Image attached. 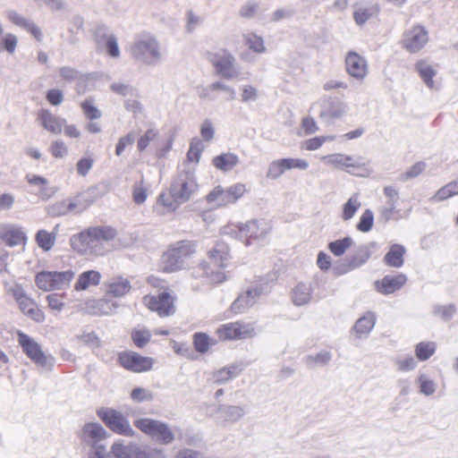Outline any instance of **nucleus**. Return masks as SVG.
Here are the masks:
<instances>
[{
  "label": "nucleus",
  "mask_w": 458,
  "mask_h": 458,
  "mask_svg": "<svg viewBox=\"0 0 458 458\" xmlns=\"http://www.w3.org/2000/svg\"><path fill=\"white\" fill-rule=\"evenodd\" d=\"M116 231L110 226L90 227L70 238L72 249L80 254L101 255L105 251L104 243L114 240Z\"/></svg>",
  "instance_id": "nucleus-1"
},
{
  "label": "nucleus",
  "mask_w": 458,
  "mask_h": 458,
  "mask_svg": "<svg viewBox=\"0 0 458 458\" xmlns=\"http://www.w3.org/2000/svg\"><path fill=\"white\" fill-rule=\"evenodd\" d=\"M130 53L137 62L148 66L158 64L164 55L160 42L149 33L140 34L130 46Z\"/></svg>",
  "instance_id": "nucleus-2"
},
{
  "label": "nucleus",
  "mask_w": 458,
  "mask_h": 458,
  "mask_svg": "<svg viewBox=\"0 0 458 458\" xmlns=\"http://www.w3.org/2000/svg\"><path fill=\"white\" fill-rule=\"evenodd\" d=\"M231 259L229 247L225 243H217L208 251V262L204 267V273L211 284H220L226 280L224 271Z\"/></svg>",
  "instance_id": "nucleus-3"
},
{
  "label": "nucleus",
  "mask_w": 458,
  "mask_h": 458,
  "mask_svg": "<svg viewBox=\"0 0 458 458\" xmlns=\"http://www.w3.org/2000/svg\"><path fill=\"white\" fill-rule=\"evenodd\" d=\"M193 252L194 246L191 243L187 242L175 243L162 255L161 269L166 273H173L185 268Z\"/></svg>",
  "instance_id": "nucleus-4"
},
{
  "label": "nucleus",
  "mask_w": 458,
  "mask_h": 458,
  "mask_svg": "<svg viewBox=\"0 0 458 458\" xmlns=\"http://www.w3.org/2000/svg\"><path fill=\"white\" fill-rule=\"evenodd\" d=\"M113 458H166L161 448H149L135 442L115 441L110 448Z\"/></svg>",
  "instance_id": "nucleus-5"
},
{
  "label": "nucleus",
  "mask_w": 458,
  "mask_h": 458,
  "mask_svg": "<svg viewBox=\"0 0 458 458\" xmlns=\"http://www.w3.org/2000/svg\"><path fill=\"white\" fill-rule=\"evenodd\" d=\"M75 276L72 270L41 271L35 276L36 285L44 292L67 289Z\"/></svg>",
  "instance_id": "nucleus-6"
},
{
  "label": "nucleus",
  "mask_w": 458,
  "mask_h": 458,
  "mask_svg": "<svg viewBox=\"0 0 458 458\" xmlns=\"http://www.w3.org/2000/svg\"><path fill=\"white\" fill-rule=\"evenodd\" d=\"M246 191V185L242 182L232 184L226 188L217 185L207 194L206 200L208 204L222 208L236 203Z\"/></svg>",
  "instance_id": "nucleus-7"
},
{
  "label": "nucleus",
  "mask_w": 458,
  "mask_h": 458,
  "mask_svg": "<svg viewBox=\"0 0 458 458\" xmlns=\"http://www.w3.org/2000/svg\"><path fill=\"white\" fill-rule=\"evenodd\" d=\"M134 425L140 431L162 444L168 445L174 440V434L172 429L166 423L160 420L141 418L136 420Z\"/></svg>",
  "instance_id": "nucleus-8"
},
{
  "label": "nucleus",
  "mask_w": 458,
  "mask_h": 458,
  "mask_svg": "<svg viewBox=\"0 0 458 458\" xmlns=\"http://www.w3.org/2000/svg\"><path fill=\"white\" fill-rule=\"evenodd\" d=\"M17 341L26 355L38 366L49 369L53 365V357L46 354L32 337L21 331H18Z\"/></svg>",
  "instance_id": "nucleus-9"
},
{
  "label": "nucleus",
  "mask_w": 458,
  "mask_h": 458,
  "mask_svg": "<svg viewBox=\"0 0 458 458\" xmlns=\"http://www.w3.org/2000/svg\"><path fill=\"white\" fill-rule=\"evenodd\" d=\"M216 335L220 340H241L255 336L256 330L252 323L235 321L218 327Z\"/></svg>",
  "instance_id": "nucleus-10"
},
{
  "label": "nucleus",
  "mask_w": 458,
  "mask_h": 458,
  "mask_svg": "<svg viewBox=\"0 0 458 458\" xmlns=\"http://www.w3.org/2000/svg\"><path fill=\"white\" fill-rule=\"evenodd\" d=\"M321 160L327 166L332 169L344 170L347 173H352V170H358L366 165V162L361 157H354L344 153L323 156Z\"/></svg>",
  "instance_id": "nucleus-11"
},
{
  "label": "nucleus",
  "mask_w": 458,
  "mask_h": 458,
  "mask_svg": "<svg viewBox=\"0 0 458 458\" xmlns=\"http://www.w3.org/2000/svg\"><path fill=\"white\" fill-rule=\"evenodd\" d=\"M198 188L199 185L194 174L190 172H184L179 174L170 189L174 197L183 204L191 199L193 194L198 191Z\"/></svg>",
  "instance_id": "nucleus-12"
},
{
  "label": "nucleus",
  "mask_w": 458,
  "mask_h": 458,
  "mask_svg": "<svg viewBox=\"0 0 458 458\" xmlns=\"http://www.w3.org/2000/svg\"><path fill=\"white\" fill-rule=\"evenodd\" d=\"M238 230L245 238V245L249 246L252 240L259 241L267 237L271 231V225L264 219H251L240 224Z\"/></svg>",
  "instance_id": "nucleus-13"
},
{
  "label": "nucleus",
  "mask_w": 458,
  "mask_h": 458,
  "mask_svg": "<svg viewBox=\"0 0 458 458\" xmlns=\"http://www.w3.org/2000/svg\"><path fill=\"white\" fill-rule=\"evenodd\" d=\"M9 292L19 304L22 313L39 323L45 320L44 312L37 307L35 301L26 294L20 284L12 287Z\"/></svg>",
  "instance_id": "nucleus-14"
},
{
  "label": "nucleus",
  "mask_w": 458,
  "mask_h": 458,
  "mask_svg": "<svg viewBox=\"0 0 458 458\" xmlns=\"http://www.w3.org/2000/svg\"><path fill=\"white\" fill-rule=\"evenodd\" d=\"M428 41V33L425 27L421 25H414L407 29L401 41L403 48L410 53H417Z\"/></svg>",
  "instance_id": "nucleus-15"
},
{
  "label": "nucleus",
  "mask_w": 458,
  "mask_h": 458,
  "mask_svg": "<svg viewBox=\"0 0 458 458\" xmlns=\"http://www.w3.org/2000/svg\"><path fill=\"white\" fill-rule=\"evenodd\" d=\"M174 298L165 292L158 295H146L143 297L144 305L151 311L157 312L161 318L169 317L174 313Z\"/></svg>",
  "instance_id": "nucleus-16"
},
{
  "label": "nucleus",
  "mask_w": 458,
  "mask_h": 458,
  "mask_svg": "<svg viewBox=\"0 0 458 458\" xmlns=\"http://www.w3.org/2000/svg\"><path fill=\"white\" fill-rule=\"evenodd\" d=\"M345 70L349 76L357 81H363L369 75V63L365 56L356 51H349L345 55Z\"/></svg>",
  "instance_id": "nucleus-17"
},
{
  "label": "nucleus",
  "mask_w": 458,
  "mask_h": 458,
  "mask_svg": "<svg viewBox=\"0 0 458 458\" xmlns=\"http://www.w3.org/2000/svg\"><path fill=\"white\" fill-rule=\"evenodd\" d=\"M0 242L11 248L25 247L28 236L23 228L17 224L0 223Z\"/></svg>",
  "instance_id": "nucleus-18"
},
{
  "label": "nucleus",
  "mask_w": 458,
  "mask_h": 458,
  "mask_svg": "<svg viewBox=\"0 0 458 458\" xmlns=\"http://www.w3.org/2000/svg\"><path fill=\"white\" fill-rule=\"evenodd\" d=\"M98 414L112 431L125 437H132L134 435L129 421L122 413L114 410H106L100 411Z\"/></svg>",
  "instance_id": "nucleus-19"
},
{
  "label": "nucleus",
  "mask_w": 458,
  "mask_h": 458,
  "mask_svg": "<svg viewBox=\"0 0 458 458\" xmlns=\"http://www.w3.org/2000/svg\"><path fill=\"white\" fill-rule=\"evenodd\" d=\"M119 360L124 369L138 373L151 369L154 363L153 359L132 352L121 353Z\"/></svg>",
  "instance_id": "nucleus-20"
},
{
  "label": "nucleus",
  "mask_w": 458,
  "mask_h": 458,
  "mask_svg": "<svg viewBox=\"0 0 458 458\" xmlns=\"http://www.w3.org/2000/svg\"><path fill=\"white\" fill-rule=\"evenodd\" d=\"M212 62L218 72L225 79H234L239 75L236 59L231 53L223 52L221 55H216Z\"/></svg>",
  "instance_id": "nucleus-21"
},
{
  "label": "nucleus",
  "mask_w": 458,
  "mask_h": 458,
  "mask_svg": "<svg viewBox=\"0 0 458 458\" xmlns=\"http://www.w3.org/2000/svg\"><path fill=\"white\" fill-rule=\"evenodd\" d=\"M209 415L214 417L217 423L226 425L239 420L244 415V410L240 406L213 407Z\"/></svg>",
  "instance_id": "nucleus-22"
},
{
  "label": "nucleus",
  "mask_w": 458,
  "mask_h": 458,
  "mask_svg": "<svg viewBox=\"0 0 458 458\" xmlns=\"http://www.w3.org/2000/svg\"><path fill=\"white\" fill-rule=\"evenodd\" d=\"M262 293L260 287L255 286L242 293L233 302L231 309L235 313H242L243 310L252 307Z\"/></svg>",
  "instance_id": "nucleus-23"
},
{
  "label": "nucleus",
  "mask_w": 458,
  "mask_h": 458,
  "mask_svg": "<svg viewBox=\"0 0 458 458\" xmlns=\"http://www.w3.org/2000/svg\"><path fill=\"white\" fill-rule=\"evenodd\" d=\"M106 294L115 298L126 295L131 290V283L129 278L116 276L105 283Z\"/></svg>",
  "instance_id": "nucleus-24"
},
{
  "label": "nucleus",
  "mask_w": 458,
  "mask_h": 458,
  "mask_svg": "<svg viewBox=\"0 0 458 458\" xmlns=\"http://www.w3.org/2000/svg\"><path fill=\"white\" fill-rule=\"evenodd\" d=\"M40 125L53 134H60L65 124V119L55 115L47 109H41L38 114Z\"/></svg>",
  "instance_id": "nucleus-25"
},
{
  "label": "nucleus",
  "mask_w": 458,
  "mask_h": 458,
  "mask_svg": "<svg viewBox=\"0 0 458 458\" xmlns=\"http://www.w3.org/2000/svg\"><path fill=\"white\" fill-rule=\"evenodd\" d=\"M118 308V304L107 298L89 300L86 303V311L95 316H107L113 314Z\"/></svg>",
  "instance_id": "nucleus-26"
},
{
  "label": "nucleus",
  "mask_w": 458,
  "mask_h": 458,
  "mask_svg": "<svg viewBox=\"0 0 458 458\" xmlns=\"http://www.w3.org/2000/svg\"><path fill=\"white\" fill-rule=\"evenodd\" d=\"M182 204L179 199L174 197L173 192H162L157 198L153 210L157 214L163 216L175 212Z\"/></svg>",
  "instance_id": "nucleus-27"
},
{
  "label": "nucleus",
  "mask_w": 458,
  "mask_h": 458,
  "mask_svg": "<svg viewBox=\"0 0 458 458\" xmlns=\"http://www.w3.org/2000/svg\"><path fill=\"white\" fill-rule=\"evenodd\" d=\"M407 281V277L403 274L395 276H386L381 281L376 282V288L382 294H391L399 290Z\"/></svg>",
  "instance_id": "nucleus-28"
},
{
  "label": "nucleus",
  "mask_w": 458,
  "mask_h": 458,
  "mask_svg": "<svg viewBox=\"0 0 458 458\" xmlns=\"http://www.w3.org/2000/svg\"><path fill=\"white\" fill-rule=\"evenodd\" d=\"M82 208H79V205L74 199H63L57 201L52 205H49L47 208V212L51 216H66L73 211H81Z\"/></svg>",
  "instance_id": "nucleus-29"
},
{
  "label": "nucleus",
  "mask_w": 458,
  "mask_h": 458,
  "mask_svg": "<svg viewBox=\"0 0 458 458\" xmlns=\"http://www.w3.org/2000/svg\"><path fill=\"white\" fill-rule=\"evenodd\" d=\"M26 180L29 184L38 189V196L44 200H47L54 196L55 191L49 186L48 181L37 174H27Z\"/></svg>",
  "instance_id": "nucleus-30"
},
{
  "label": "nucleus",
  "mask_w": 458,
  "mask_h": 458,
  "mask_svg": "<svg viewBox=\"0 0 458 458\" xmlns=\"http://www.w3.org/2000/svg\"><path fill=\"white\" fill-rule=\"evenodd\" d=\"M376 324V316L372 312L365 313L360 318L353 327V333L356 338L367 337Z\"/></svg>",
  "instance_id": "nucleus-31"
},
{
  "label": "nucleus",
  "mask_w": 458,
  "mask_h": 458,
  "mask_svg": "<svg viewBox=\"0 0 458 458\" xmlns=\"http://www.w3.org/2000/svg\"><path fill=\"white\" fill-rule=\"evenodd\" d=\"M101 274L97 270H88L79 275L74 284L78 292L85 291L90 286H97L101 281Z\"/></svg>",
  "instance_id": "nucleus-32"
},
{
  "label": "nucleus",
  "mask_w": 458,
  "mask_h": 458,
  "mask_svg": "<svg viewBox=\"0 0 458 458\" xmlns=\"http://www.w3.org/2000/svg\"><path fill=\"white\" fill-rule=\"evenodd\" d=\"M106 437V431L99 424L87 423L83 427L82 437L87 443L93 445V446L97 445L96 444L99 441L105 439Z\"/></svg>",
  "instance_id": "nucleus-33"
},
{
  "label": "nucleus",
  "mask_w": 458,
  "mask_h": 458,
  "mask_svg": "<svg viewBox=\"0 0 458 458\" xmlns=\"http://www.w3.org/2000/svg\"><path fill=\"white\" fill-rule=\"evenodd\" d=\"M292 301L295 306H303L312 299V288L310 284L300 283L293 290L291 294Z\"/></svg>",
  "instance_id": "nucleus-34"
},
{
  "label": "nucleus",
  "mask_w": 458,
  "mask_h": 458,
  "mask_svg": "<svg viewBox=\"0 0 458 458\" xmlns=\"http://www.w3.org/2000/svg\"><path fill=\"white\" fill-rule=\"evenodd\" d=\"M324 102L327 103L328 106H325L324 109L320 112L321 117L340 118L347 113V105L343 101L328 98L324 99Z\"/></svg>",
  "instance_id": "nucleus-35"
},
{
  "label": "nucleus",
  "mask_w": 458,
  "mask_h": 458,
  "mask_svg": "<svg viewBox=\"0 0 458 458\" xmlns=\"http://www.w3.org/2000/svg\"><path fill=\"white\" fill-rule=\"evenodd\" d=\"M6 17L13 24L29 30L37 39H41L42 33L40 30L34 23L22 17L17 12L9 11L6 13Z\"/></svg>",
  "instance_id": "nucleus-36"
},
{
  "label": "nucleus",
  "mask_w": 458,
  "mask_h": 458,
  "mask_svg": "<svg viewBox=\"0 0 458 458\" xmlns=\"http://www.w3.org/2000/svg\"><path fill=\"white\" fill-rule=\"evenodd\" d=\"M239 163V157L233 153H223L212 159V165L222 172H228L233 169Z\"/></svg>",
  "instance_id": "nucleus-37"
},
{
  "label": "nucleus",
  "mask_w": 458,
  "mask_h": 458,
  "mask_svg": "<svg viewBox=\"0 0 458 458\" xmlns=\"http://www.w3.org/2000/svg\"><path fill=\"white\" fill-rule=\"evenodd\" d=\"M35 242L44 252H48L55 245V233H50L46 229H40L35 234Z\"/></svg>",
  "instance_id": "nucleus-38"
},
{
  "label": "nucleus",
  "mask_w": 458,
  "mask_h": 458,
  "mask_svg": "<svg viewBox=\"0 0 458 458\" xmlns=\"http://www.w3.org/2000/svg\"><path fill=\"white\" fill-rule=\"evenodd\" d=\"M361 207V201L359 193L352 194L349 199L343 205L342 218L344 221L352 218Z\"/></svg>",
  "instance_id": "nucleus-39"
},
{
  "label": "nucleus",
  "mask_w": 458,
  "mask_h": 458,
  "mask_svg": "<svg viewBox=\"0 0 458 458\" xmlns=\"http://www.w3.org/2000/svg\"><path fill=\"white\" fill-rule=\"evenodd\" d=\"M416 384L419 388V393L425 396L432 395L437 390L436 382L425 373H419L416 378Z\"/></svg>",
  "instance_id": "nucleus-40"
},
{
  "label": "nucleus",
  "mask_w": 458,
  "mask_h": 458,
  "mask_svg": "<svg viewBox=\"0 0 458 458\" xmlns=\"http://www.w3.org/2000/svg\"><path fill=\"white\" fill-rule=\"evenodd\" d=\"M404 253V247L399 244H394L385 256V261L388 266L400 267L403 263V256Z\"/></svg>",
  "instance_id": "nucleus-41"
},
{
  "label": "nucleus",
  "mask_w": 458,
  "mask_h": 458,
  "mask_svg": "<svg viewBox=\"0 0 458 458\" xmlns=\"http://www.w3.org/2000/svg\"><path fill=\"white\" fill-rule=\"evenodd\" d=\"M417 71L425 82V84L430 88L434 89L435 84L433 81V77L436 75L435 69L426 61H419L416 64Z\"/></svg>",
  "instance_id": "nucleus-42"
},
{
  "label": "nucleus",
  "mask_w": 458,
  "mask_h": 458,
  "mask_svg": "<svg viewBox=\"0 0 458 458\" xmlns=\"http://www.w3.org/2000/svg\"><path fill=\"white\" fill-rule=\"evenodd\" d=\"M248 47L256 54H263L267 51L264 38L256 33L249 32L243 36Z\"/></svg>",
  "instance_id": "nucleus-43"
},
{
  "label": "nucleus",
  "mask_w": 458,
  "mask_h": 458,
  "mask_svg": "<svg viewBox=\"0 0 458 458\" xmlns=\"http://www.w3.org/2000/svg\"><path fill=\"white\" fill-rule=\"evenodd\" d=\"M18 45V38L12 33H0V53L6 52L13 55Z\"/></svg>",
  "instance_id": "nucleus-44"
},
{
  "label": "nucleus",
  "mask_w": 458,
  "mask_h": 458,
  "mask_svg": "<svg viewBox=\"0 0 458 458\" xmlns=\"http://www.w3.org/2000/svg\"><path fill=\"white\" fill-rule=\"evenodd\" d=\"M287 170L284 158L274 160L268 165L267 177L271 180H277Z\"/></svg>",
  "instance_id": "nucleus-45"
},
{
  "label": "nucleus",
  "mask_w": 458,
  "mask_h": 458,
  "mask_svg": "<svg viewBox=\"0 0 458 458\" xmlns=\"http://www.w3.org/2000/svg\"><path fill=\"white\" fill-rule=\"evenodd\" d=\"M193 344L197 352L205 353L210 345L215 344V340L204 333H196L193 336Z\"/></svg>",
  "instance_id": "nucleus-46"
},
{
  "label": "nucleus",
  "mask_w": 458,
  "mask_h": 458,
  "mask_svg": "<svg viewBox=\"0 0 458 458\" xmlns=\"http://www.w3.org/2000/svg\"><path fill=\"white\" fill-rule=\"evenodd\" d=\"M353 243L351 237L336 240L328 244V250L336 257L342 256Z\"/></svg>",
  "instance_id": "nucleus-47"
},
{
  "label": "nucleus",
  "mask_w": 458,
  "mask_h": 458,
  "mask_svg": "<svg viewBox=\"0 0 458 458\" xmlns=\"http://www.w3.org/2000/svg\"><path fill=\"white\" fill-rule=\"evenodd\" d=\"M148 196V186L145 183L143 180L134 184L132 187V199L138 204H143Z\"/></svg>",
  "instance_id": "nucleus-48"
},
{
  "label": "nucleus",
  "mask_w": 458,
  "mask_h": 458,
  "mask_svg": "<svg viewBox=\"0 0 458 458\" xmlns=\"http://www.w3.org/2000/svg\"><path fill=\"white\" fill-rule=\"evenodd\" d=\"M436 350V344L433 342H422L416 345L415 353L420 360H428Z\"/></svg>",
  "instance_id": "nucleus-49"
},
{
  "label": "nucleus",
  "mask_w": 458,
  "mask_h": 458,
  "mask_svg": "<svg viewBox=\"0 0 458 458\" xmlns=\"http://www.w3.org/2000/svg\"><path fill=\"white\" fill-rule=\"evenodd\" d=\"M205 146L201 140L193 139L191 142L190 148L187 153V158L190 162L199 163L202 151Z\"/></svg>",
  "instance_id": "nucleus-50"
},
{
  "label": "nucleus",
  "mask_w": 458,
  "mask_h": 458,
  "mask_svg": "<svg viewBox=\"0 0 458 458\" xmlns=\"http://www.w3.org/2000/svg\"><path fill=\"white\" fill-rule=\"evenodd\" d=\"M158 130L155 128L148 129L143 135H141L137 141V148L140 151H143L147 147L158 137Z\"/></svg>",
  "instance_id": "nucleus-51"
},
{
  "label": "nucleus",
  "mask_w": 458,
  "mask_h": 458,
  "mask_svg": "<svg viewBox=\"0 0 458 458\" xmlns=\"http://www.w3.org/2000/svg\"><path fill=\"white\" fill-rule=\"evenodd\" d=\"M375 14L373 7L360 6L356 8L353 13V19L357 25L361 26L365 24Z\"/></svg>",
  "instance_id": "nucleus-52"
},
{
  "label": "nucleus",
  "mask_w": 458,
  "mask_h": 458,
  "mask_svg": "<svg viewBox=\"0 0 458 458\" xmlns=\"http://www.w3.org/2000/svg\"><path fill=\"white\" fill-rule=\"evenodd\" d=\"M331 360V354L327 351H322L316 354L309 355L305 360L309 367L312 368L316 365L324 366Z\"/></svg>",
  "instance_id": "nucleus-53"
},
{
  "label": "nucleus",
  "mask_w": 458,
  "mask_h": 458,
  "mask_svg": "<svg viewBox=\"0 0 458 458\" xmlns=\"http://www.w3.org/2000/svg\"><path fill=\"white\" fill-rule=\"evenodd\" d=\"M240 89L241 101L242 103L255 102L259 98V91L257 88L250 84H244Z\"/></svg>",
  "instance_id": "nucleus-54"
},
{
  "label": "nucleus",
  "mask_w": 458,
  "mask_h": 458,
  "mask_svg": "<svg viewBox=\"0 0 458 458\" xmlns=\"http://www.w3.org/2000/svg\"><path fill=\"white\" fill-rule=\"evenodd\" d=\"M85 116L89 120H96L101 117V111L95 106L93 99H86L81 104Z\"/></svg>",
  "instance_id": "nucleus-55"
},
{
  "label": "nucleus",
  "mask_w": 458,
  "mask_h": 458,
  "mask_svg": "<svg viewBox=\"0 0 458 458\" xmlns=\"http://www.w3.org/2000/svg\"><path fill=\"white\" fill-rule=\"evenodd\" d=\"M49 151L55 158L63 159L68 156V148L64 140H56L49 147Z\"/></svg>",
  "instance_id": "nucleus-56"
},
{
  "label": "nucleus",
  "mask_w": 458,
  "mask_h": 458,
  "mask_svg": "<svg viewBox=\"0 0 458 458\" xmlns=\"http://www.w3.org/2000/svg\"><path fill=\"white\" fill-rule=\"evenodd\" d=\"M374 222V214L370 209H366L362 213L357 229L360 232L367 233L371 230Z\"/></svg>",
  "instance_id": "nucleus-57"
},
{
  "label": "nucleus",
  "mask_w": 458,
  "mask_h": 458,
  "mask_svg": "<svg viewBox=\"0 0 458 458\" xmlns=\"http://www.w3.org/2000/svg\"><path fill=\"white\" fill-rule=\"evenodd\" d=\"M458 194V182H450L441 188L434 196L437 200H445L453 195Z\"/></svg>",
  "instance_id": "nucleus-58"
},
{
  "label": "nucleus",
  "mask_w": 458,
  "mask_h": 458,
  "mask_svg": "<svg viewBox=\"0 0 458 458\" xmlns=\"http://www.w3.org/2000/svg\"><path fill=\"white\" fill-rule=\"evenodd\" d=\"M237 375L236 368H224L216 371L213 379L217 383H225Z\"/></svg>",
  "instance_id": "nucleus-59"
},
{
  "label": "nucleus",
  "mask_w": 458,
  "mask_h": 458,
  "mask_svg": "<svg viewBox=\"0 0 458 458\" xmlns=\"http://www.w3.org/2000/svg\"><path fill=\"white\" fill-rule=\"evenodd\" d=\"M153 397L152 392L143 387H136L131 393V398L136 403L149 402Z\"/></svg>",
  "instance_id": "nucleus-60"
},
{
  "label": "nucleus",
  "mask_w": 458,
  "mask_h": 458,
  "mask_svg": "<svg viewBox=\"0 0 458 458\" xmlns=\"http://www.w3.org/2000/svg\"><path fill=\"white\" fill-rule=\"evenodd\" d=\"M95 159L91 156L81 157L76 165V170L79 175L86 176L92 168Z\"/></svg>",
  "instance_id": "nucleus-61"
},
{
  "label": "nucleus",
  "mask_w": 458,
  "mask_h": 458,
  "mask_svg": "<svg viewBox=\"0 0 458 458\" xmlns=\"http://www.w3.org/2000/svg\"><path fill=\"white\" fill-rule=\"evenodd\" d=\"M111 90L120 96L127 97V96H134L135 89L129 84L116 81L110 85Z\"/></svg>",
  "instance_id": "nucleus-62"
},
{
  "label": "nucleus",
  "mask_w": 458,
  "mask_h": 458,
  "mask_svg": "<svg viewBox=\"0 0 458 458\" xmlns=\"http://www.w3.org/2000/svg\"><path fill=\"white\" fill-rule=\"evenodd\" d=\"M135 140V135L132 132H129L126 135H123L119 138L116 147H115V154L118 157H121L125 148L128 146H131Z\"/></svg>",
  "instance_id": "nucleus-63"
},
{
  "label": "nucleus",
  "mask_w": 458,
  "mask_h": 458,
  "mask_svg": "<svg viewBox=\"0 0 458 458\" xmlns=\"http://www.w3.org/2000/svg\"><path fill=\"white\" fill-rule=\"evenodd\" d=\"M200 135L205 141H211L215 137V128L210 119H206L200 125Z\"/></svg>",
  "instance_id": "nucleus-64"
}]
</instances>
